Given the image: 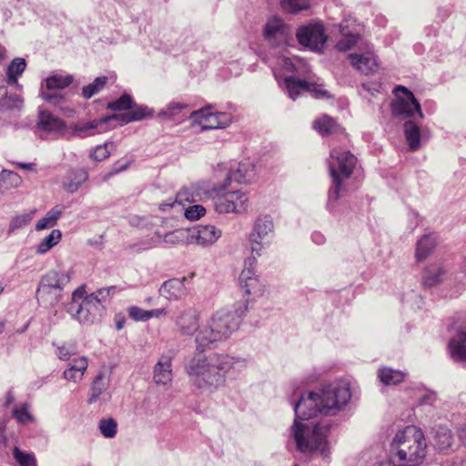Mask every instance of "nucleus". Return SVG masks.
<instances>
[{
	"mask_svg": "<svg viewBox=\"0 0 466 466\" xmlns=\"http://www.w3.org/2000/svg\"><path fill=\"white\" fill-rule=\"evenodd\" d=\"M427 441L423 431L409 425L396 432L390 443V456L397 466H418L427 455Z\"/></svg>",
	"mask_w": 466,
	"mask_h": 466,
	"instance_id": "nucleus-2",
	"label": "nucleus"
},
{
	"mask_svg": "<svg viewBox=\"0 0 466 466\" xmlns=\"http://www.w3.org/2000/svg\"><path fill=\"white\" fill-rule=\"evenodd\" d=\"M4 330V324L0 323V333H2Z\"/></svg>",
	"mask_w": 466,
	"mask_h": 466,
	"instance_id": "nucleus-59",
	"label": "nucleus"
},
{
	"mask_svg": "<svg viewBox=\"0 0 466 466\" xmlns=\"http://www.w3.org/2000/svg\"><path fill=\"white\" fill-rule=\"evenodd\" d=\"M154 116V111L147 106L136 105L133 101L132 106L127 112L119 115H114L111 118L116 119L123 124H127L135 121H141L146 118H151Z\"/></svg>",
	"mask_w": 466,
	"mask_h": 466,
	"instance_id": "nucleus-16",
	"label": "nucleus"
},
{
	"mask_svg": "<svg viewBox=\"0 0 466 466\" xmlns=\"http://www.w3.org/2000/svg\"><path fill=\"white\" fill-rule=\"evenodd\" d=\"M176 203H177V202L175 201V202H173V204H170L169 206H170V207H173L174 205H176Z\"/></svg>",
	"mask_w": 466,
	"mask_h": 466,
	"instance_id": "nucleus-60",
	"label": "nucleus"
},
{
	"mask_svg": "<svg viewBox=\"0 0 466 466\" xmlns=\"http://www.w3.org/2000/svg\"><path fill=\"white\" fill-rule=\"evenodd\" d=\"M167 315V310L164 308L148 310V319L151 318H160Z\"/></svg>",
	"mask_w": 466,
	"mask_h": 466,
	"instance_id": "nucleus-51",
	"label": "nucleus"
},
{
	"mask_svg": "<svg viewBox=\"0 0 466 466\" xmlns=\"http://www.w3.org/2000/svg\"><path fill=\"white\" fill-rule=\"evenodd\" d=\"M96 127H97V123L96 121L92 122L90 124V126L88 127V128H90V129H95Z\"/></svg>",
	"mask_w": 466,
	"mask_h": 466,
	"instance_id": "nucleus-56",
	"label": "nucleus"
},
{
	"mask_svg": "<svg viewBox=\"0 0 466 466\" xmlns=\"http://www.w3.org/2000/svg\"><path fill=\"white\" fill-rule=\"evenodd\" d=\"M440 279L438 276L436 277H431V276H424L423 277V282L427 286H432L439 282Z\"/></svg>",
	"mask_w": 466,
	"mask_h": 466,
	"instance_id": "nucleus-53",
	"label": "nucleus"
},
{
	"mask_svg": "<svg viewBox=\"0 0 466 466\" xmlns=\"http://www.w3.org/2000/svg\"><path fill=\"white\" fill-rule=\"evenodd\" d=\"M62 215V209L58 207H56L49 210L46 215L38 220V222L35 225V229L37 231L44 230L46 228H53L56 225L57 220Z\"/></svg>",
	"mask_w": 466,
	"mask_h": 466,
	"instance_id": "nucleus-31",
	"label": "nucleus"
},
{
	"mask_svg": "<svg viewBox=\"0 0 466 466\" xmlns=\"http://www.w3.org/2000/svg\"><path fill=\"white\" fill-rule=\"evenodd\" d=\"M176 202L177 204H180V205H183V206H184V202H191V200L189 199V193H188V191L186 190V189L180 190L177 194Z\"/></svg>",
	"mask_w": 466,
	"mask_h": 466,
	"instance_id": "nucleus-49",
	"label": "nucleus"
},
{
	"mask_svg": "<svg viewBox=\"0 0 466 466\" xmlns=\"http://www.w3.org/2000/svg\"><path fill=\"white\" fill-rule=\"evenodd\" d=\"M116 329H121L126 324V317L122 313H118L114 318Z\"/></svg>",
	"mask_w": 466,
	"mask_h": 466,
	"instance_id": "nucleus-50",
	"label": "nucleus"
},
{
	"mask_svg": "<svg viewBox=\"0 0 466 466\" xmlns=\"http://www.w3.org/2000/svg\"><path fill=\"white\" fill-rule=\"evenodd\" d=\"M0 181L1 186L5 189H9L12 187H19L22 183V178L17 173L14 171L3 170L0 175Z\"/></svg>",
	"mask_w": 466,
	"mask_h": 466,
	"instance_id": "nucleus-37",
	"label": "nucleus"
},
{
	"mask_svg": "<svg viewBox=\"0 0 466 466\" xmlns=\"http://www.w3.org/2000/svg\"><path fill=\"white\" fill-rule=\"evenodd\" d=\"M184 214L188 220L194 221L206 214V208L202 205H193L186 208Z\"/></svg>",
	"mask_w": 466,
	"mask_h": 466,
	"instance_id": "nucleus-44",
	"label": "nucleus"
},
{
	"mask_svg": "<svg viewBox=\"0 0 466 466\" xmlns=\"http://www.w3.org/2000/svg\"><path fill=\"white\" fill-rule=\"evenodd\" d=\"M5 56V49L0 46V60H2Z\"/></svg>",
	"mask_w": 466,
	"mask_h": 466,
	"instance_id": "nucleus-57",
	"label": "nucleus"
},
{
	"mask_svg": "<svg viewBox=\"0 0 466 466\" xmlns=\"http://www.w3.org/2000/svg\"><path fill=\"white\" fill-rule=\"evenodd\" d=\"M394 464H396V462H393L392 460L390 459V461H382V462L379 463L377 466H394Z\"/></svg>",
	"mask_w": 466,
	"mask_h": 466,
	"instance_id": "nucleus-55",
	"label": "nucleus"
},
{
	"mask_svg": "<svg viewBox=\"0 0 466 466\" xmlns=\"http://www.w3.org/2000/svg\"><path fill=\"white\" fill-rule=\"evenodd\" d=\"M193 124L200 127L201 130L224 128L231 121V115L227 112L217 111L213 106H205L190 114Z\"/></svg>",
	"mask_w": 466,
	"mask_h": 466,
	"instance_id": "nucleus-9",
	"label": "nucleus"
},
{
	"mask_svg": "<svg viewBox=\"0 0 466 466\" xmlns=\"http://www.w3.org/2000/svg\"><path fill=\"white\" fill-rule=\"evenodd\" d=\"M462 268H463L464 272L466 273V258L463 260Z\"/></svg>",
	"mask_w": 466,
	"mask_h": 466,
	"instance_id": "nucleus-58",
	"label": "nucleus"
},
{
	"mask_svg": "<svg viewBox=\"0 0 466 466\" xmlns=\"http://www.w3.org/2000/svg\"><path fill=\"white\" fill-rule=\"evenodd\" d=\"M12 416L20 424H29L35 421L28 403L15 405L12 410Z\"/></svg>",
	"mask_w": 466,
	"mask_h": 466,
	"instance_id": "nucleus-30",
	"label": "nucleus"
},
{
	"mask_svg": "<svg viewBox=\"0 0 466 466\" xmlns=\"http://www.w3.org/2000/svg\"><path fill=\"white\" fill-rule=\"evenodd\" d=\"M117 424L113 419H102L99 422V430L106 438H113L116 433Z\"/></svg>",
	"mask_w": 466,
	"mask_h": 466,
	"instance_id": "nucleus-43",
	"label": "nucleus"
},
{
	"mask_svg": "<svg viewBox=\"0 0 466 466\" xmlns=\"http://www.w3.org/2000/svg\"><path fill=\"white\" fill-rule=\"evenodd\" d=\"M87 179V173L85 170H70L64 177L63 187L66 191L73 193L79 186Z\"/></svg>",
	"mask_w": 466,
	"mask_h": 466,
	"instance_id": "nucleus-27",
	"label": "nucleus"
},
{
	"mask_svg": "<svg viewBox=\"0 0 466 466\" xmlns=\"http://www.w3.org/2000/svg\"><path fill=\"white\" fill-rule=\"evenodd\" d=\"M330 146L328 167L331 177V187L329 198L330 200L337 201L344 191V181L351 177L358 159L349 149L337 146L334 141Z\"/></svg>",
	"mask_w": 466,
	"mask_h": 466,
	"instance_id": "nucleus-3",
	"label": "nucleus"
},
{
	"mask_svg": "<svg viewBox=\"0 0 466 466\" xmlns=\"http://www.w3.org/2000/svg\"><path fill=\"white\" fill-rule=\"evenodd\" d=\"M26 67V63L24 58H15L7 68V83L8 84H15L17 82V78L22 73L25 71Z\"/></svg>",
	"mask_w": 466,
	"mask_h": 466,
	"instance_id": "nucleus-33",
	"label": "nucleus"
},
{
	"mask_svg": "<svg viewBox=\"0 0 466 466\" xmlns=\"http://www.w3.org/2000/svg\"><path fill=\"white\" fill-rule=\"evenodd\" d=\"M236 313H218L211 319L208 329H202L198 332L196 341L199 348H206L209 344L227 337L232 329L237 328L238 323H232Z\"/></svg>",
	"mask_w": 466,
	"mask_h": 466,
	"instance_id": "nucleus-5",
	"label": "nucleus"
},
{
	"mask_svg": "<svg viewBox=\"0 0 466 466\" xmlns=\"http://www.w3.org/2000/svg\"><path fill=\"white\" fill-rule=\"evenodd\" d=\"M280 5L288 13H297L309 9L310 3L309 0H281Z\"/></svg>",
	"mask_w": 466,
	"mask_h": 466,
	"instance_id": "nucleus-38",
	"label": "nucleus"
},
{
	"mask_svg": "<svg viewBox=\"0 0 466 466\" xmlns=\"http://www.w3.org/2000/svg\"><path fill=\"white\" fill-rule=\"evenodd\" d=\"M109 78L102 76L96 77L91 84L85 86L82 88V96L86 99H89L92 96L102 91L108 83Z\"/></svg>",
	"mask_w": 466,
	"mask_h": 466,
	"instance_id": "nucleus-32",
	"label": "nucleus"
},
{
	"mask_svg": "<svg viewBox=\"0 0 466 466\" xmlns=\"http://www.w3.org/2000/svg\"><path fill=\"white\" fill-rule=\"evenodd\" d=\"M35 213V210H33L28 214H25V215L16 217L14 220V224L16 227H22V226L28 224L33 219Z\"/></svg>",
	"mask_w": 466,
	"mask_h": 466,
	"instance_id": "nucleus-48",
	"label": "nucleus"
},
{
	"mask_svg": "<svg viewBox=\"0 0 466 466\" xmlns=\"http://www.w3.org/2000/svg\"><path fill=\"white\" fill-rule=\"evenodd\" d=\"M404 132L410 149H418L420 144V130L419 126L413 121H407L404 124Z\"/></svg>",
	"mask_w": 466,
	"mask_h": 466,
	"instance_id": "nucleus-28",
	"label": "nucleus"
},
{
	"mask_svg": "<svg viewBox=\"0 0 466 466\" xmlns=\"http://www.w3.org/2000/svg\"><path fill=\"white\" fill-rule=\"evenodd\" d=\"M133 98L128 94L122 95L118 99L108 103L107 108L112 111H126L132 106Z\"/></svg>",
	"mask_w": 466,
	"mask_h": 466,
	"instance_id": "nucleus-39",
	"label": "nucleus"
},
{
	"mask_svg": "<svg viewBox=\"0 0 466 466\" xmlns=\"http://www.w3.org/2000/svg\"><path fill=\"white\" fill-rule=\"evenodd\" d=\"M297 38L300 45L311 49H320L327 40L324 27L321 25H309L299 28L297 32Z\"/></svg>",
	"mask_w": 466,
	"mask_h": 466,
	"instance_id": "nucleus-14",
	"label": "nucleus"
},
{
	"mask_svg": "<svg viewBox=\"0 0 466 466\" xmlns=\"http://www.w3.org/2000/svg\"><path fill=\"white\" fill-rule=\"evenodd\" d=\"M88 367V360L86 357L76 358L68 364L67 369L64 370V378L66 380L78 382L80 381Z\"/></svg>",
	"mask_w": 466,
	"mask_h": 466,
	"instance_id": "nucleus-21",
	"label": "nucleus"
},
{
	"mask_svg": "<svg viewBox=\"0 0 466 466\" xmlns=\"http://www.w3.org/2000/svg\"><path fill=\"white\" fill-rule=\"evenodd\" d=\"M73 82L74 76L70 74H52L46 79L45 85L42 86L41 96L44 100L56 105L64 99V96L58 95L56 91L68 87Z\"/></svg>",
	"mask_w": 466,
	"mask_h": 466,
	"instance_id": "nucleus-12",
	"label": "nucleus"
},
{
	"mask_svg": "<svg viewBox=\"0 0 466 466\" xmlns=\"http://www.w3.org/2000/svg\"><path fill=\"white\" fill-rule=\"evenodd\" d=\"M379 377L381 382L386 385H397L404 380L405 374L400 370L382 368L379 370Z\"/></svg>",
	"mask_w": 466,
	"mask_h": 466,
	"instance_id": "nucleus-29",
	"label": "nucleus"
},
{
	"mask_svg": "<svg viewBox=\"0 0 466 466\" xmlns=\"http://www.w3.org/2000/svg\"><path fill=\"white\" fill-rule=\"evenodd\" d=\"M394 94L396 99L391 103V112L394 116L408 117L413 116L417 113L420 118L423 117L420 105L412 92L402 86H399L394 89Z\"/></svg>",
	"mask_w": 466,
	"mask_h": 466,
	"instance_id": "nucleus-10",
	"label": "nucleus"
},
{
	"mask_svg": "<svg viewBox=\"0 0 466 466\" xmlns=\"http://www.w3.org/2000/svg\"><path fill=\"white\" fill-rule=\"evenodd\" d=\"M13 456L20 466H36V461L34 454L22 451L17 447L14 448Z\"/></svg>",
	"mask_w": 466,
	"mask_h": 466,
	"instance_id": "nucleus-42",
	"label": "nucleus"
},
{
	"mask_svg": "<svg viewBox=\"0 0 466 466\" xmlns=\"http://www.w3.org/2000/svg\"><path fill=\"white\" fill-rule=\"evenodd\" d=\"M313 127L321 136H329L343 131L337 121L328 115H322L318 117L313 123Z\"/></svg>",
	"mask_w": 466,
	"mask_h": 466,
	"instance_id": "nucleus-23",
	"label": "nucleus"
},
{
	"mask_svg": "<svg viewBox=\"0 0 466 466\" xmlns=\"http://www.w3.org/2000/svg\"><path fill=\"white\" fill-rule=\"evenodd\" d=\"M56 354L59 360L67 361L76 354V346L74 343H62L56 346Z\"/></svg>",
	"mask_w": 466,
	"mask_h": 466,
	"instance_id": "nucleus-41",
	"label": "nucleus"
},
{
	"mask_svg": "<svg viewBox=\"0 0 466 466\" xmlns=\"http://www.w3.org/2000/svg\"><path fill=\"white\" fill-rule=\"evenodd\" d=\"M113 147L112 143H106L101 146H97L94 152L93 157L97 161H103L110 156V149Z\"/></svg>",
	"mask_w": 466,
	"mask_h": 466,
	"instance_id": "nucleus-46",
	"label": "nucleus"
},
{
	"mask_svg": "<svg viewBox=\"0 0 466 466\" xmlns=\"http://www.w3.org/2000/svg\"><path fill=\"white\" fill-rule=\"evenodd\" d=\"M89 294L86 292V286L82 285L78 287L72 294V302L76 303L82 300L78 305L76 316L80 321H88V312L92 309V305H85L86 299Z\"/></svg>",
	"mask_w": 466,
	"mask_h": 466,
	"instance_id": "nucleus-22",
	"label": "nucleus"
},
{
	"mask_svg": "<svg viewBox=\"0 0 466 466\" xmlns=\"http://www.w3.org/2000/svg\"><path fill=\"white\" fill-rule=\"evenodd\" d=\"M128 316L135 321L148 320V310L143 309L137 306H131L127 309Z\"/></svg>",
	"mask_w": 466,
	"mask_h": 466,
	"instance_id": "nucleus-45",
	"label": "nucleus"
},
{
	"mask_svg": "<svg viewBox=\"0 0 466 466\" xmlns=\"http://www.w3.org/2000/svg\"><path fill=\"white\" fill-rule=\"evenodd\" d=\"M350 398V386L339 382L319 392H309L306 397L302 396L295 406V412L300 420H309L318 413L333 414L345 406Z\"/></svg>",
	"mask_w": 466,
	"mask_h": 466,
	"instance_id": "nucleus-1",
	"label": "nucleus"
},
{
	"mask_svg": "<svg viewBox=\"0 0 466 466\" xmlns=\"http://www.w3.org/2000/svg\"><path fill=\"white\" fill-rule=\"evenodd\" d=\"M349 58L352 66L365 75L375 72L378 63L373 52L368 50L362 54H350Z\"/></svg>",
	"mask_w": 466,
	"mask_h": 466,
	"instance_id": "nucleus-15",
	"label": "nucleus"
},
{
	"mask_svg": "<svg viewBox=\"0 0 466 466\" xmlns=\"http://www.w3.org/2000/svg\"><path fill=\"white\" fill-rule=\"evenodd\" d=\"M121 290H123V289L116 285L98 289L88 295L86 299L85 305H92V309L96 308L97 305L110 301Z\"/></svg>",
	"mask_w": 466,
	"mask_h": 466,
	"instance_id": "nucleus-18",
	"label": "nucleus"
},
{
	"mask_svg": "<svg viewBox=\"0 0 466 466\" xmlns=\"http://www.w3.org/2000/svg\"><path fill=\"white\" fill-rule=\"evenodd\" d=\"M214 206L217 212L220 214L246 213L249 207V198L246 192L241 189L222 188L214 197Z\"/></svg>",
	"mask_w": 466,
	"mask_h": 466,
	"instance_id": "nucleus-6",
	"label": "nucleus"
},
{
	"mask_svg": "<svg viewBox=\"0 0 466 466\" xmlns=\"http://www.w3.org/2000/svg\"><path fill=\"white\" fill-rule=\"evenodd\" d=\"M273 228L272 218L268 215L259 216L256 219L248 238L253 258L260 256L262 249L269 243Z\"/></svg>",
	"mask_w": 466,
	"mask_h": 466,
	"instance_id": "nucleus-8",
	"label": "nucleus"
},
{
	"mask_svg": "<svg viewBox=\"0 0 466 466\" xmlns=\"http://www.w3.org/2000/svg\"><path fill=\"white\" fill-rule=\"evenodd\" d=\"M289 27L279 17L273 16L268 20L264 27V36L269 42L286 38Z\"/></svg>",
	"mask_w": 466,
	"mask_h": 466,
	"instance_id": "nucleus-17",
	"label": "nucleus"
},
{
	"mask_svg": "<svg viewBox=\"0 0 466 466\" xmlns=\"http://www.w3.org/2000/svg\"><path fill=\"white\" fill-rule=\"evenodd\" d=\"M38 127L49 132L64 131L66 127V122L55 116L48 110H42L38 116Z\"/></svg>",
	"mask_w": 466,
	"mask_h": 466,
	"instance_id": "nucleus-19",
	"label": "nucleus"
},
{
	"mask_svg": "<svg viewBox=\"0 0 466 466\" xmlns=\"http://www.w3.org/2000/svg\"><path fill=\"white\" fill-rule=\"evenodd\" d=\"M240 287L244 296H247L245 301L239 302L235 306V313L238 319L242 318L248 310L249 300H255L264 295L265 287L249 269H244L240 274Z\"/></svg>",
	"mask_w": 466,
	"mask_h": 466,
	"instance_id": "nucleus-7",
	"label": "nucleus"
},
{
	"mask_svg": "<svg viewBox=\"0 0 466 466\" xmlns=\"http://www.w3.org/2000/svg\"><path fill=\"white\" fill-rule=\"evenodd\" d=\"M103 374H98L92 382L88 402L92 403L98 400L106 389Z\"/></svg>",
	"mask_w": 466,
	"mask_h": 466,
	"instance_id": "nucleus-40",
	"label": "nucleus"
},
{
	"mask_svg": "<svg viewBox=\"0 0 466 466\" xmlns=\"http://www.w3.org/2000/svg\"><path fill=\"white\" fill-rule=\"evenodd\" d=\"M285 85L289 96L293 100L299 96L301 90L309 92L315 98L329 97V92L322 87V85H319L309 79L300 80L295 77H287Z\"/></svg>",
	"mask_w": 466,
	"mask_h": 466,
	"instance_id": "nucleus-13",
	"label": "nucleus"
},
{
	"mask_svg": "<svg viewBox=\"0 0 466 466\" xmlns=\"http://www.w3.org/2000/svg\"><path fill=\"white\" fill-rule=\"evenodd\" d=\"M306 432V426L298 421L294 422L293 433L298 449L302 451H318L326 456L328 453V434L329 426L328 424H318L311 431L310 434Z\"/></svg>",
	"mask_w": 466,
	"mask_h": 466,
	"instance_id": "nucleus-4",
	"label": "nucleus"
},
{
	"mask_svg": "<svg viewBox=\"0 0 466 466\" xmlns=\"http://www.w3.org/2000/svg\"><path fill=\"white\" fill-rule=\"evenodd\" d=\"M167 114L169 116H176L183 111L188 112V105L182 102H171L167 107Z\"/></svg>",
	"mask_w": 466,
	"mask_h": 466,
	"instance_id": "nucleus-47",
	"label": "nucleus"
},
{
	"mask_svg": "<svg viewBox=\"0 0 466 466\" xmlns=\"http://www.w3.org/2000/svg\"><path fill=\"white\" fill-rule=\"evenodd\" d=\"M459 436L466 445V425L460 430Z\"/></svg>",
	"mask_w": 466,
	"mask_h": 466,
	"instance_id": "nucleus-54",
	"label": "nucleus"
},
{
	"mask_svg": "<svg viewBox=\"0 0 466 466\" xmlns=\"http://www.w3.org/2000/svg\"><path fill=\"white\" fill-rule=\"evenodd\" d=\"M176 323L182 334L189 335L198 329V316L195 311L187 310L177 317Z\"/></svg>",
	"mask_w": 466,
	"mask_h": 466,
	"instance_id": "nucleus-24",
	"label": "nucleus"
},
{
	"mask_svg": "<svg viewBox=\"0 0 466 466\" xmlns=\"http://www.w3.org/2000/svg\"><path fill=\"white\" fill-rule=\"evenodd\" d=\"M176 203H177V202L175 201V202H173V204H170L169 206H170V207H173L174 205H176Z\"/></svg>",
	"mask_w": 466,
	"mask_h": 466,
	"instance_id": "nucleus-61",
	"label": "nucleus"
},
{
	"mask_svg": "<svg viewBox=\"0 0 466 466\" xmlns=\"http://www.w3.org/2000/svg\"><path fill=\"white\" fill-rule=\"evenodd\" d=\"M185 279H171L165 281L159 289L160 294L169 300L182 298L187 293Z\"/></svg>",
	"mask_w": 466,
	"mask_h": 466,
	"instance_id": "nucleus-20",
	"label": "nucleus"
},
{
	"mask_svg": "<svg viewBox=\"0 0 466 466\" xmlns=\"http://www.w3.org/2000/svg\"><path fill=\"white\" fill-rule=\"evenodd\" d=\"M348 44H344L343 41H339L338 43V46L340 50H346V49H349L351 46H353L355 43H356V39L354 36H351L349 40H348Z\"/></svg>",
	"mask_w": 466,
	"mask_h": 466,
	"instance_id": "nucleus-52",
	"label": "nucleus"
},
{
	"mask_svg": "<svg viewBox=\"0 0 466 466\" xmlns=\"http://www.w3.org/2000/svg\"><path fill=\"white\" fill-rule=\"evenodd\" d=\"M449 350L452 359L459 361L466 360V332H458L450 341Z\"/></svg>",
	"mask_w": 466,
	"mask_h": 466,
	"instance_id": "nucleus-25",
	"label": "nucleus"
},
{
	"mask_svg": "<svg viewBox=\"0 0 466 466\" xmlns=\"http://www.w3.org/2000/svg\"><path fill=\"white\" fill-rule=\"evenodd\" d=\"M220 237V231L212 225H200L196 228V240L201 245H211Z\"/></svg>",
	"mask_w": 466,
	"mask_h": 466,
	"instance_id": "nucleus-26",
	"label": "nucleus"
},
{
	"mask_svg": "<svg viewBox=\"0 0 466 466\" xmlns=\"http://www.w3.org/2000/svg\"><path fill=\"white\" fill-rule=\"evenodd\" d=\"M70 277L65 271H50L41 279L36 291L39 299L47 300L48 296H53L57 301L60 298V291L69 282Z\"/></svg>",
	"mask_w": 466,
	"mask_h": 466,
	"instance_id": "nucleus-11",
	"label": "nucleus"
},
{
	"mask_svg": "<svg viewBox=\"0 0 466 466\" xmlns=\"http://www.w3.org/2000/svg\"><path fill=\"white\" fill-rule=\"evenodd\" d=\"M436 241L431 236H424L417 244L416 257L418 260L425 259L435 248Z\"/></svg>",
	"mask_w": 466,
	"mask_h": 466,
	"instance_id": "nucleus-34",
	"label": "nucleus"
},
{
	"mask_svg": "<svg viewBox=\"0 0 466 466\" xmlns=\"http://www.w3.org/2000/svg\"><path fill=\"white\" fill-rule=\"evenodd\" d=\"M154 380L157 384H167L171 381L170 361L158 362L154 370Z\"/></svg>",
	"mask_w": 466,
	"mask_h": 466,
	"instance_id": "nucleus-35",
	"label": "nucleus"
},
{
	"mask_svg": "<svg viewBox=\"0 0 466 466\" xmlns=\"http://www.w3.org/2000/svg\"><path fill=\"white\" fill-rule=\"evenodd\" d=\"M62 233L59 229H53L51 233L45 238L37 246V252L40 254L46 253L53 247L59 243Z\"/></svg>",
	"mask_w": 466,
	"mask_h": 466,
	"instance_id": "nucleus-36",
	"label": "nucleus"
}]
</instances>
